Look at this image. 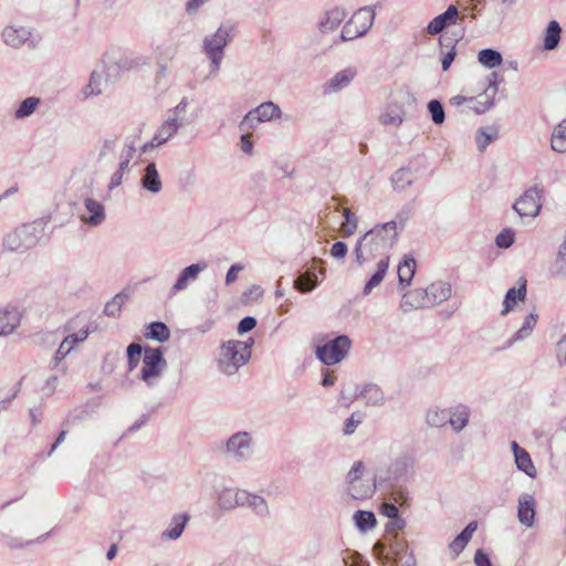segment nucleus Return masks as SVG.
<instances>
[{
	"label": "nucleus",
	"instance_id": "72a5a7b5",
	"mask_svg": "<svg viewBox=\"0 0 566 566\" xmlns=\"http://www.w3.org/2000/svg\"><path fill=\"white\" fill-rule=\"evenodd\" d=\"M439 42L442 70L448 71L457 56V43L450 38H441Z\"/></svg>",
	"mask_w": 566,
	"mask_h": 566
},
{
	"label": "nucleus",
	"instance_id": "cd10ccee",
	"mask_svg": "<svg viewBox=\"0 0 566 566\" xmlns=\"http://www.w3.org/2000/svg\"><path fill=\"white\" fill-rule=\"evenodd\" d=\"M357 396L363 398L368 406H384L386 402L382 389L376 384L364 385Z\"/></svg>",
	"mask_w": 566,
	"mask_h": 566
},
{
	"label": "nucleus",
	"instance_id": "4c0bfd02",
	"mask_svg": "<svg viewBox=\"0 0 566 566\" xmlns=\"http://www.w3.org/2000/svg\"><path fill=\"white\" fill-rule=\"evenodd\" d=\"M145 337L159 343H165L170 338V331L165 323L153 322L147 325Z\"/></svg>",
	"mask_w": 566,
	"mask_h": 566
},
{
	"label": "nucleus",
	"instance_id": "0eeeda50",
	"mask_svg": "<svg viewBox=\"0 0 566 566\" xmlns=\"http://www.w3.org/2000/svg\"><path fill=\"white\" fill-rule=\"evenodd\" d=\"M254 439L251 432L238 431L226 441L224 450L228 457L237 462L251 459L253 454Z\"/></svg>",
	"mask_w": 566,
	"mask_h": 566
},
{
	"label": "nucleus",
	"instance_id": "1a4fd4ad",
	"mask_svg": "<svg viewBox=\"0 0 566 566\" xmlns=\"http://www.w3.org/2000/svg\"><path fill=\"white\" fill-rule=\"evenodd\" d=\"M38 242L34 228L31 224H23L9 233L4 239V245L11 251H24Z\"/></svg>",
	"mask_w": 566,
	"mask_h": 566
},
{
	"label": "nucleus",
	"instance_id": "338daca9",
	"mask_svg": "<svg viewBox=\"0 0 566 566\" xmlns=\"http://www.w3.org/2000/svg\"><path fill=\"white\" fill-rule=\"evenodd\" d=\"M117 144V137L105 138L99 148L98 158L102 159L112 153Z\"/></svg>",
	"mask_w": 566,
	"mask_h": 566
},
{
	"label": "nucleus",
	"instance_id": "b1692460",
	"mask_svg": "<svg viewBox=\"0 0 566 566\" xmlns=\"http://www.w3.org/2000/svg\"><path fill=\"white\" fill-rule=\"evenodd\" d=\"M405 117L402 105L398 103L388 104L384 112L379 115V123L384 126L399 127Z\"/></svg>",
	"mask_w": 566,
	"mask_h": 566
},
{
	"label": "nucleus",
	"instance_id": "9d476101",
	"mask_svg": "<svg viewBox=\"0 0 566 566\" xmlns=\"http://www.w3.org/2000/svg\"><path fill=\"white\" fill-rule=\"evenodd\" d=\"M415 460L409 454L397 457L387 470L386 475L379 474V485L385 482L397 483L407 479L409 471L413 468Z\"/></svg>",
	"mask_w": 566,
	"mask_h": 566
},
{
	"label": "nucleus",
	"instance_id": "a19ab883",
	"mask_svg": "<svg viewBox=\"0 0 566 566\" xmlns=\"http://www.w3.org/2000/svg\"><path fill=\"white\" fill-rule=\"evenodd\" d=\"M536 323H537L536 314L531 313L530 315H527L525 317L521 328L509 340V345H512L516 342H521V340H524L525 338H527L532 334Z\"/></svg>",
	"mask_w": 566,
	"mask_h": 566
},
{
	"label": "nucleus",
	"instance_id": "680f3d73",
	"mask_svg": "<svg viewBox=\"0 0 566 566\" xmlns=\"http://www.w3.org/2000/svg\"><path fill=\"white\" fill-rule=\"evenodd\" d=\"M364 464L361 461H357L353 464L352 469L346 475L347 486H350L353 483L358 482L363 478Z\"/></svg>",
	"mask_w": 566,
	"mask_h": 566
},
{
	"label": "nucleus",
	"instance_id": "4be33fe9",
	"mask_svg": "<svg viewBox=\"0 0 566 566\" xmlns=\"http://www.w3.org/2000/svg\"><path fill=\"white\" fill-rule=\"evenodd\" d=\"M423 290L427 293L426 296L429 301L430 306H434L449 300L452 294L451 284L443 281L434 282Z\"/></svg>",
	"mask_w": 566,
	"mask_h": 566
},
{
	"label": "nucleus",
	"instance_id": "052dcab7",
	"mask_svg": "<svg viewBox=\"0 0 566 566\" xmlns=\"http://www.w3.org/2000/svg\"><path fill=\"white\" fill-rule=\"evenodd\" d=\"M515 233L512 229L502 230L495 238V244L500 249H507L514 243Z\"/></svg>",
	"mask_w": 566,
	"mask_h": 566
},
{
	"label": "nucleus",
	"instance_id": "e433bc0d",
	"mask_svg": "<svg viewBox=\"0 0 566 566\" xmlns=\"http://www.w3.org/2000/svg\"><path fill=\"white\" fill-rule=\"evenodd\" d=\"M42 101L40 97L30 96L23 99L14 111L15 119H23L30 117L41 105Z\"/></svg>",
	"mask_w": 566,
	"mask_h": 566
},
{
	"label": "nucleus",
	"instance_id": "5701e85b",
	"mask_svg": "<svg viewBox=\"0 0 566 566\" xmlns=\"http://www.w3.org/2000/svg\"><path fill=\"white\" fill-rule=\"evenodd\" d=\"M190 520L189 514L178 513L172 515L167 528L161 533V538L176 541L178 539Z\"/></svg>",
	"mask_w": 566,
	"mask_h": 566
},
{
	"label": "nucleus",
	"instance_id": "09e8293b",
	"mask_svg": "<svg viewBox=\"0 0 566 566\" xmlns=\"http://www.w3.org/2000/svg\"><path fill=\"white\" fill-rule=\"evenodd\" d=\"M247 507L251 509L256 515L261 517L270 516V510L264 497L250 494Z\"/></svg>",
	"mask_w": 566,
	"mask_h": 566
},
{
	"label": "nucleus",
	"instance_id": "6e6552de",
	"mask_svg": "<svg viewBox=\"0 0 566 566\" xmlns=\"http://www.w3.org/2000/svg\"><path fill=\"white\" fill-rule=\"evenodd\" d=\"M543 193L544 188L539 187L538 185L526 189L524 193L516 199L515 203L513 205V209L522 218L537 217L542 209Z\"/></svg>",
	"mask_w": 566,
	"mask_h": 566
},
{
	"label": "nucleus",
	"instance_id": "f704fd0d",
	"mask_svg": "<svg viewBox=\"0 0 566 566\" xmlns=\"http://www.w3.org/2000/svg\"><path fill=\"white\" fill-rule=\"evenodd\" d=\"M551 147L554 151L566 153V118L557 124L551 137Z\"/></svg>",
	"mask_w": 566,
	"mask_h": 566
},
{
	"label": "nucleus",
	"instance_id": "c9c22d12",
	"mask_svg": "<svg viewBox=\"0 0 566 566\" xmlns=\"http://www.w3.org/2000/svg\"><path fill=\"white\" fill-rule=\"evenodd\" d=\"M398 279L400 285H409L416 272V260L406 255L398 265Z\"/></svg>",
	"mask_w": 566,
	"mask_h": 566
},
{
	"label": "nucleus",
	"instance_id": "864d4df0",
	"mask_svg": "<svg viewBox=\"0 0 566 566\" xmlns=\"http://www.w3.org/2000/svg\"><path fill=\"white\" fill-rule=\"evenodd\" d=\"M428 112L430 113L431 119L436 125L443 124L446 119V113L443 105L438 99H431L428 105Z\"/></svg>",
	"mask_w": 566,
	"mask_h": 566
},
{
	"label": "nucleus",
	"instance_id": "c756f323",
	"mask_svg": "<svg viewBox=\"0 0 566 566\" xmlns=\"http://www.w3.org/2000/svg\"><path fill=\"white\" fill-rule=\"evenodd\" d=\"M388 266L389 255L382 256L377 263L376 272L370 276L364 286L363 294L365 296L369 295L371 291L381 283L388 271Z\"/></svg>",
	"mask_w": 566,
	"mask_h": 566
},
{
	"label": "nucleus",
	"instance_id": "69168bd1",
	"mask_svg": "<svg viewBox=\"0 0 566 566\" xmlns=\"http://www.w3.org/2000/svg\"><path fill=\"white\" fill-rule=\"evenodd\" d=\"M391 497L395 502H399L400 505L406 504L409 500L408 489L402 485L394 486L391 491Z\"/></svg>",
	"mask_w": 566,
	"mask_h": 566
},
{
	"label": "nucleus",
	"instance_id": "2f4dec72",
	"mask_svg": "<svg viewBox=\"0 0 566 566\" xmlns=\"http://www.w3.org/2000/svg\"><path fill=\"white\" fill-rule=\"evenodd\" d=\"M449 411L450 419H448V423L451 424L455 432H460L469 422L470 409L467 406L460 405L449 409Z\"/></svg>",
	"mask_w": 566,
	"mask_h": 566
},
{
	"label": "nucleus",
	"instance_id": "dca6fc26",
	"mask_svg": "<svg viewBox=\"0 0 566 566\" xmlns=\"http://www.w3.org/2000/svg\"><path fill=\"white\" fill-rule=\"evenodd\" d=\"M536 501L532 494L522 493L517 501V518L518 522L526 526L532 527L535 522Z\"/></svg>",
	"mask_w": 566,
	"mask_h": 566
},
{
	"label": "nucleus",
	"instance_id": "13d9d810",
	"mask_svg": "<svg viewBox=\"0 0 566 566\" xmlns=\"http://www.w3.org/2000/svg\"><path fill=\"white\" fill-rule=\"evenodd\" d=\"M363 419L364 416L361 412H353L344 422L343 433L345 436L353 434L356 428L363 422Z\"/></svg>",
	"mask_w": 566,
	"mask_h": 566
},
{
	"label": "nucleus",
	"instance_id": "de8ad7c7",
	"mask_svg": "<svg viewBox=\"0 0 566 566\" xmlns=\"http://www.w3.org/2000/svg\"><path fill=\"white\" fill-rule=\"evenodd\" d=\"M391 182L396 190H405L408 186L412 185V172L410 169L400 168L391 177Z\"/></svg>",
	"mask_w": 566,
	"mask_h": 566
},
{
	"label": "nucleus",
	"instance_id": "2eb2a0df",
	"mask_svg": "<svg viewBox=\"0 0 566 566\" xmlns=\"http://www.w3.org/2000/svg\"><path fill=\"white\" fill-rule=\"evenodd\" d=\"M347 17L344 8L334 7L323 12L317 21V28L322 33H329L336 30Z\"/></svg>",
	"mask_w": 566,
	"mask_h": 566
},
{
	"label": "nucleus",
	"instance_id": "393cba45",
	"mask_svg": "<svg viewBox=\"0 0 566 566\" xmlns=\"http://www.w3.org/2000/svg\"><path fill=\"white\" fill-rule=\"evenodd\" d=\"M140 185L145 190L151 193H159L161 191L163 182L155 163H149L144 169L140 178Z\"/></svg>",
	"mask_w": 566,
	"mask_h": 566
},
{
	"label": "nucleus",
	"instance_id": "f03ea898",
	"mask_svg": "<svg viewBox=\"0 0 566 566\" xmlns=\"http://www.w3.org/2000/svg\"><path fill=\"white\" fill-rule=\"evenodd\" d=\"M237 32V23L228 20L220 24L214 33L207 35L202 41V52L210 61V75L219 73L226 46L232 41Z\"/></svg>",
	"mask_w": 566,
	"mask_h": 566
},
{
	"label": "nucleus",
	"instance_id": "c85d7f7f",
	"mask_svg": "<svg viewBox=\"0 0 566 566\" xmlns=\"http://www.w3.org/2000/svg\"><path fill=\"white\" fill-rule=\"evenodd\" d=\"M476 528L478 523L475 521L469 523L465 528L449 544V549L453 553L454 557H458L465 548Z\"/></svg>",
	"mask_w": 566,
	"mask_h": 566
},
{
	"label": "nucleus",
	"instance_id": "6ab92c4d",
	"mask_svg": "<svg viewBox=\"0 0 566 566\" xmlns=\"http://www.w3.org/2000/svg\"><path fill=\"white\" fill-rule=\"evenodd\" d=\"M1 36L7 45L20 48L31 40L32 32L27 27L8 25L2 30Z\"/></svg>",
	"mask_w": 566,
	"mask_h": 566
},
{
	"label": "nucleus",
	"instance_id": "ea45409f",
	"mask_svg": "<svg viewBox=\"0 0 566 566\" xmlns=\"http://www.w3.org/2000/svg\"><path fill=\"white\" fill-rule=\"evenodd\" d=\"M478 61L488 69H494L503 63V56L497 50L483 49L478 53Z\"/></svg>",
	"mask_w": 566,
	"mask_h": 566
},
{
	"label": "nucleus",
	"instance_id": "37998d69",
	"mask_svg": "<svg viewBox=\"0 0 566 566\" xmlns=\"http://www.w3.org/2000/svg\"><path fill=\"white\" fill-rule=\"evenodd\" d=\"M355 526L363 533L371 530L376 525V516L370 511H357L353 516Z\"/></svg>",
	"mask_w": 566,
	"mask_h": 566
},
{
	"label": "nucleus",
	"instance_id": "412c9836",
	"mask_svg": "<svg viewBox=\"0 0 566 566\" xmlns=\"http://www.w3.org/2000/svg\"><path fill=\"white\" fill-rule=\"evenodd\" d=\"M511 448L514 454L516 468L524 472L527 476L534 479L537 474L536 468L531 459L530 453L516 441H512Z\"/></svg>",
	"mask_w": 566,
	"mask_h": 566
},
{
	"label": "nucleus",
	"instance_id": "4d7b16f0",
	"mask_svg": "<svg viewBox=\"0 0 566 566\" xmlns=\"http://www.w3.org/2000/svg\"><path fill=\"white\" fill-rule=\"evenodd\" d=\"M263 120L261 119L258 114L254 113V108L245 114L241 123L239 124V128L242 132H249L250 129L255 128Z\"/></svg>",
	"mask_w": 566,
	"mask_h": 566
},
{
	"label": "nucleus",
	"instance_id": "a211bd4d",
	"mask_svg": "<svg viewBox=\"0 0 566 566\" xmlns=\"http://www.w3.org/2000/svg\"><path fill=\"white\" fill-rule=\"evenodd\" d=\"M206 262H199L191 264L185 268L178 275L175 284L170 290V295H175L176 293L184 291L187 289L190 282H193L198 279L199 274L207 269Z\"/></svg>",
	"mask_w": 566,
	"mask_h": 566
},
{
	"label": "nucleus",
	"instance_id": "58836bf2",
	"mask_svg": "<svg viewBox=\"0 0 566 566\" xmlns=\"http://www.w3.org/2000/svg\"><path fill=\"white\" fill-rule=\"evenodd\" d=\"M396 566H416V558L412 552H409L405 543H396L392 547Z\"/></svg>",
	"mask_w": 566,
	"mask_h": 566
},
{
	"label": "nucleus",
	"instance_id": "3c124183",
	"mask_svg": "<svg viewBox=\"0 0 566 566\" xmlns=\"http://www.w3.org/2000/svg\"><path fill=\"white\" fill-rule=\"evenodd\" d=\"M127 296L124 293L116 294L104 307V314L111 317L119 316L123 305Z\"/></svg>",
	"mask_w": 566,
	"mask_h": 566
},
{
	"label": "nucleus",
	"instance_id": "8fccbe9b",
	"mask_svg": "<svg viewBox=\"0 0 566 566\" xmlns=\"http://www.w3.org/2000/svg\"><path fill=\"white\" fill-rule=\"evenodd\" d=\"M344 222L340 224V230L344 237L348 238L355 233L358 227L357 217L350 211V209L345 208L343 210Z\"/></svg>",
	"mask_w": 566,
	"mask_h": 566
},
{
	"label": "nucleus",
	"instance_id": "f257e3e1",
	"mask_svg": "<svg viewBox=\"0 0 566 566\" xmlns=\"http://www.w3.org/2000/svg\"><path fill=\"white\" fill-rule=\"evenodd\" d=\"M398 240L397 222L389 221L374 227L366 232L356 243L354 249L358 265H363L368 259L377 255L386 256Z\"/></svg>",
	"mask_w": 566,
	"mask_h": 566
},
{
	"label": "nucleus",
	"instance_id": "f3484780",
	"mask_svg": "<svg viewBox=\"0 0 566 566\" xmlns=\"http://www.w3.org/2000/svg\"><path fill=\"white\" fill-rule=\"evenodd\" d=\"M356 75H357V70L353 66H348V67L337 72L336 74H334V76L331 80H328L324 84V86H323L324 94H333V93L340 92L342 90H344L352 83V81L356 77Z\"/></svg>",
	"mask_w": 566,
	"mask_h": 566
},
{
	"label": "nucleus",
	"instance_id": "5fc2aeb1",
	"mask_svg": "<svg viewBox=\"0 0 566 566\" xmlns=\"http://www.w3.org/2000/svg\"><path fill=\"white\" fill-rule=\"evenodd\" d=\"M234 500H235V490L234 489H224L219 493L217 503L220 509L229 511V510L235 509Z\"/></svg>",
	"mask_w": 566,
	"mask_h": 566
},
{
	"label": "nucleus",
	"instance_id": "7c9ffc66",
	"mask_svg": "<svg viewBox=\"0 0 566 566\" xmlns=\"http://www.w3.org/2000/svg\"><path fill=\"white\" fill-rule=\"evenodd\" d=\"M562 36V27L556 20L549 21L545 31L543 39V48L545 51L555 50L560 41Z\"/></svg>",
	"mask_w": 566,
	"mask_h": 566
},
{
	"label": "nucleus",
	"instance_id": "774afa93",
	"mask_svg": "<svg viewBox=\"0 0 566 566\" xmlns=\"http://www.w3.org/2000/svg\"><path fill=\"white\" fill-rule=\"evenodd\" d=\"M256 326V319L252 316L242 318L238 324V333L244 334L252 331Z\"/></svg>",
	"mask_w": 566,
	"mask_h": 566
},
{
	"label": "nucleus",
	"instance_id": "4468645a",
	"mask_svg": "<svg viewBox=\"0 0 566 566\" xmlns=\"http://www.w3.org/2000/svg\"><path fill=\"white\" fill-rule=\"evenodd\" d=\"M106 218L105 208L102 202L93 199H84V209L80 213V219L90 227H98Z\"/></svg>",
	"mask_w": 566,
	"mask_h": 566
},
{
	"label": "nucleus",
	"instance_id": "39448f33",
	"mask_svg": "<svg viewBox=\"0 0 566 566\" xmlns=\"http://www.w3.org/2000/svg\"><path fill=\"white\" fill-rule=\"evenodd\" d=\"M375 11L371 7L358 9L345 23L340 32V41L347 42L364 36L373 27Z\"/></svg>",
	"mask_w": 566,
	"mask_h": 566
},
{
	"label": "nucleus",
	"instance_id": "bf43d9fd",
	"mask_svg": "<svg viewBox=\"0 0 566 566\" xmlns=\"http://www.w3.org/2000/svg\"><path fill=\"white\" fill-rule=\"evenodd\" d=\"M142 352L143 347L137 343H133L127 347V359L129 370H133L137 367Z\"/></svg>",
	"mask_w": 566,
	"mask_h": 566
},
{
	"label": "nucleus",
	"instance_id": "0e129e2a",
	"mask_svg": "<svg viewBox=\"0 0 566 566\" xmlns=\"http://www.w3.org/2000/svg\"><path fill=\"white\" fill-rule=\"evenodd\" d=\"M188 101L184 97L172 109L169 111L168 117L176 118L177 122L184 123V117L187 111Z\"/></svg>",
	"mask_w": 566,
	"mask_h": 566
},
{
	"label": "nucleus",
	"instance_id": "7ed1b4c3",
	"mask_svg": "<svg viewBox=\"0 0 566 566\" xmlns=\"http://www.w3.org/2000/svg\"><path fill=\"white\" fill-rule=\"evenodd\" d=\"M252 338L248 340L231 339L220 346L218 366L226 375H234L251 357Z\"/></svg>",
	"mask_w": 566,
	"mask_h": 566
},
{
	"label": "nucleus",
	"instance_id": "a18cd8bd",
	"mask_svg": "<svg viewBox=\"0 0 566 566\" xmlns=\"http://www.w3.org/2000/svg\"><path fill=\"white\" fill-rule=\"evenodd\" d=\"M496 137L497 130L494 127H481L475 137L479 151H484Z\"/></svg>",
	"mask_w": 566,
	"mask_h": 566
},
{
	"label": "nucleus",
	"instance_id": "603ef678",
	"mask_svg": "<svg viewBox=\"0 0 566 566\" xmlns=\"http://www.w3.org/2000/svg\"><path fill=\"white\" fill-rule=\"evenodd\" d=\"M75 345V340H71V337H65L60 344L52 360V368H56L59 364L71 353Z\"/></svg>",
	"mask_w": 566,
	"mask_h": 566
},
{
	"label": "nucleus",
	"instance_id": "a878e982",
	"mask_svg": "<svg viewBox=\"0 0 566 566\" xmlns=\"http://www.w3.org/2000/svg\"><path fill=\"white\" fill-rule=\"evenodd\" d=\"M20 322L21 313L17 307L0 311V336L13 333Z\"/></svg>",
	"mask_w": 566,
	"mask_h": 566
},
{
	"label": "nucleus",
	"instance_id": "6e6d98bb",
	"mask_svg": "<svg viewBox=\"0 0 566 566\" xmlns=\"http://www.w3.org/2000/svg\"><path fill=\"white\" fill-rule=\"evenodd\" d=\"M554 268L557 276L566 277V239L558 247Z\"/></svg>",
	"mask_w": 566,
	"mask_h": 566
},
{
	"label": "nucleus",
	"instance_id": "20e7f679",
	"mask_svg": "<svg viewBox=\"0 0 566 566\" xmlns=\"http://www.w3.org/2000/svg\"><path fill=\"white\" fill-rule=\"evenodd\" d=\"M167 368V361L160 347H146L143 356V368L140 379L148 386L154 387Z\"/></svg>",
	"mask_w": 566,
	"mask_h": 566
},
{
	"label": "nucleus",
	"instance_id": "e2e57ef3",
	"mask_svg": "<svg viewBox=\"0 0 566 566\" xmlns=\"http://www.w3.org/2000/svg\"><path fill=\"white\" fill-rule=\"evenodd\" d=\"M412 212H413V207L411 203L403 206L400 209V211L396 214V219L394 220L397 222V227L399 226L400 229L402 230L405 228L407 221L411 217Z\"/></svg>",
	"mask_w": 566,
	"mask_h": 566
},
{
	"label": "nucleus",
	"instance_id": "c03bdc74",
	"mask_svg": "<svg viewBox=\"0 0 566 566\" xmlns=\"http://www.w3.org/2000/svg\"><path fill=\"white\" fill-rule=\"evenodd\" d=\"M254 113L258 114L263 122L280 118L282 114L279 105L271 101L260 104L254 108Z\"/></svg>",
	"mask_w": 566,
	"mask_h": 566
},
{
	"label": "nucleus",
	"instance_id": "ddd939ff",
	"mask_svg": "<svg viewBox=\"0 0 566 566\" xmlns=\"http://www.w3.org/2000/svg\"><path fill=\"white\" fill-rule=\"evenodd\" d=\"M108 53H105L101 60L102 71L94 70L91 75L87 85L82 90L85 98L92 96H98L103 93L107 85V75L109 67L107 66Z\"/></svg>",
	"mask_w": 566,
	"mask_h": 566
},
{
	"label": "nucleus",
	"instance_id": "473e14b6",
	"mask_svg": "<svg viewBox=\"0 0 566 566\" xmlns=\"http://www.w3.org/2000/svg\"><path fill=\"white\" fill-rule=\"evenodd\" d=\"M526 296V280L520 279V286L518 289L512 287L510 289L504 297V308L502 311V314H507L516 304L517 301H523Z\"/></svg>",
	"mask_w": 566,
	"mask_h": 566
},
{
	"label": "nucleus",
	"instance_id": "f8f14e48",
	"mask_svg": "<svg viewBox=\"0 0 566 566\" xmlns=\"http://www.w3.org/2000/svg\"><path fill=\"white\" fill-rule=\"evenodd\" d=\"M182 126V122H177L176 118H167L164 120V123L158 127L157 132L155 133L153 139L148 143H146L142 148L140 151L143 154L149 151L150 149H154L156 147H159L164 144H166L171 137H174L178 129Z\"/></svg>",
	"mask_w": 566,
	"mask_h": 566
},
{
	"label": "nucleus",
	"instance_id": "aec40b11",
	"mask_svg": "<svg viewBox=\"0 0 566 566\" xmlns=\"http://www.w3.org/2000/svg\"><path fill=\"white\" fill-rule=\"evenodd\" d=\"M377 484H379V475L371 479L361 478L358 482L347 486V493L355 500L370 499L376 491Z\"/></svg>",
	"mask_w": 566,
	"mask_h": 566
},
{
	"label": "nucleus",
	"instance_id": "9b49d317",
	"mask_svg": "<svg viewBox=\"0 0 566 566\" xmlns=\"http://www.w3.org/2000/svg\"><path fill=\"white\" fill-rule=\"evenodd\" d=\"M464 17L460 14L454 4H450L447 10L433 18L427 25L426 31L430 35H437L451 25L460 24Z\"/></svg>",
	"mask_w": 566,
	"mask_h": 566
},
{
	"label": "nucleus",
	"instance_id": "79ce46f5",
	"mask_svg": "<svg viewBox=\"0 0 566 566\" xmlns=\"http://www.w3.org/2000/svg\"><path fill=\"white\" fill-rule=\"evenodd\" d=\"M318 284L317 276L315 273L306 271L301 273L294 280V287L301 293H307L313 291Z\"/></svg>",
	"mask_w": 566,
	"mask_h": 566
},
{
	"label": "nucleus",
	"instance_id": "423d86ee",
	"mask_svg": "<svg viewBox=\"0 0 566 566\" xmlns=\"http://www.w3.org/2000/svg\"><path fill=\"white\" fill-rule=\"evenodd\" d=\"M352 340L347 335H339L325 344L316 346V357L327 366L338 364L348 354Z\"/></svg>",
	"mask_w": 566,
	"mask_h": 566
},
{
	"label": "nucleus",
	"instance_id": "49530a36",
	"mask_svg": "<svg viewBox=\"0 0 566 566\" xmlns=\"http://www.w3.org/2000/svg\"><path fill=\"white\" fill-rule=\"evenodd\" d=\"M448 419H450L449 409H430L426 416L427 423L436 428L446 426Z\"/></svg>",
	"mask_w": 566,
	"mask_h": 566
},
{
	"label": "nucleus",
	"instance_id": "bb28decb",
	"mask_svg": "<svg viewBox=\"0 0 566 566\" xmlns=\"http://www.w3.org/2000/svg\"><path fill=\"white\" fill-rule=\"evenodd\" d=\"M427 293L423 289H416L403 294L400 307L403 312H408L413 308L430 307L427 298Z\"/></svg>",
	"mask_w": 566,
	"mask_h": 566
}]
</instances>
